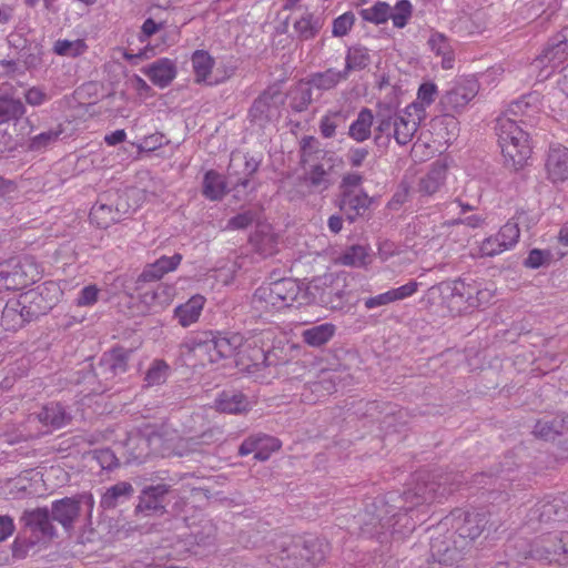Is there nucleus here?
<instances>
[{
  "instance_id": "obj_1",
  "label": "nucleus",
  "mask_w": 568,
  "mask_h": 568,
  "mask_svg": "<svg viewBox=\"0 0 568 568\" xmlns=\"http://www.w3.org/2000/svg\"><path fill=\"white\" fill-rule=\"evenodd\" d=\"M464 479L465 476L459 473H419L413 488L398 497L389 494L385 503L381 501L385 508L381 511L385 515L378 514L372 517L371 521L364 523L363 535L381 540L387 532L395 539L407 537L416 528V521L409 515L414 507L446 497L458 488Z\"/></svg>"
},
{
  "instance_id": "obj_2",
  "label": "nucleus",
  "mask_w": 568,
  "mask_h": 568,
  "mask_svg": "<svg viewBox=\"0 0 568 568\" xmlns=\"http://www.w3.org/2000/svg\"><path fill=\"white\" fill-rule=\"evenodd\" d=\"M62 290L54 282H47L39 292L30 291L17 298L9 300L1 308V325L16 331L40 314H45L59 301Z\"/></svg>"
},
{
  "instance_id": "obj_3",
  "label": "nucleus",
  "mask_w": 568,
  "mask_h": 568,
  "mask_svg": "<svg viewBox=\"0 0 568 568\" xmlns=\"http://www.w3.org/2000/svg\"><path fill=\"white\" fill-rule=\"evenodd\" d=\"M496 132L505 164L514 170L524 168L531 154L528 133L507 116L498 118Z\"/></svg>"
},
{
  "instance_id": "obj_4",
  "label": "nucleus",
  "mask_w": 568,
  "mask_h": 568,
  "mask_svg": "<svg viewBox=\"0 0 568 568\" xmlns=\"http://www.w3.org/2000/svg\"><path fill=\"white\" fill-rule=\"evenodd\" d=\"M327 549L328 545L320 538L295 537L281 545L278 559L285 568H316Z\"/></svg>"
},
{
  "instance_id": "obj_5",
  "label": "nucleus",
  "mask_w": 568,
  "mask_h": 568,
  "mask_svg": "<svg viewBox=\"0 0 568 568\" xmlns=\"http://www.w3.org/2000/svg\"><path fill=\"white\" fill-rule=\"evenodd\" d=\"M448 525L449 517H446L429 530V551L434 561L453 566L463 560L467 550V540L458 538L456 532L448 528Z\"/></svg>"
},
{
  "instance_id": "obj_6",
  "label": "nucleus",
  "mask_w": 568,
  "mask_h": 568,
  "mask_svg": "<svg viewBox=\"0 0 568 568\" xmlns=\"http://www.w3.org/2000/svg\"><path fill=\"white\" fill-rule=\"evenodd\" d=\"M42 277V270L32 256L12 257L0 263V291L22 290Z\"/></svg>"
},
{
  "instance_id": "obj_7",
  "label": "nucleus",
  "mask_w": 568,
  "mask_h": 568,
  "mask_svg": "<svg viewBox=\"0 0 568 568\" xmlns=\"http://www.w3.org/2000/svg\"><path fill=\"white\" fill-rule=\"evenodd\" d=\"M243 336L237 333L221 334L213 331H199L190 334L183 342L189 353L230 355L243 345Z\"/></svg>"
},
{
  "instance_id": "obj_8",
  "label": "nucleus",
  "mask_w": 568,
  "mask_h": 568,
  "mask_svg": "<svg viewBox=\"0 0 568 568\" xmlns=\"http://www.w3.org/2000/svg\"><path fill=\"white\" fill-rule=\"evenodd\" d=\"M478 88L476 80L470 78L460 79L442 98L440 103L447 114L438 119L436 123L444 125L447 130L450 129L447 133L448 136L446 138V141H449L450 138L455 135V131L457 129V121L450 114L460 113L477 95Z\"/></svg>"
},
{
  "instance_id": "obj_9",
  "label": "nucleus",
  "mask_w": 568,
  "mask_h": 568,
  "mask_svg": "<svg viewBox=\"0 0 568 568\" xmlns=\"http://www.w3.org/2000/svg\"><path fill=\"white\" fill-rule=\"evenodd\" d=\"M300 293V286L291 278L261 285L253 295V303L261 308L282 310L291 306Z\"/></svg>"
},
{
  "instance_id": "obj_10",
  "label": "nucleus",
  "mask_w": 568,
  "mask_h": 568,
  "mask_svg": "<svg viewBox=\"0 0 568 568\" xmlns=\"http://www.w3.org/2000/svg\"><path fill=\"white\" fill-rule=\"evenodd\" d=\"M422 120L413 111L408 112L406 106L400 112L381 118L376 130L382 135L394 138L397 144L406 145L412 141Z\"/></svg>"
},
{
  "instance_id": "obj_11",
  "label": "nucleus",
  "mask_w": 568,
  "mask_h": 568,
  "mask_svg": "<svg viewBox=\"0 0 568 568\" xmlns=\"http://www.w3.org/2000/svg\"><path fill=\"white\" fill-rule=\"evenodd\" d=\"M172 487L165 483L145 485L138 497L135 515L145 517L163 515L166 511Z\"/></svg>"
},
{
  "instance_id": "obj_12",
  "label": "nucleus",
  "mask_w": 568,
  "mask_h": 568,
  "mask_svg": "<svg viewBox=\"0 0 568 568\" xmlns=\"http://www.w3.org/2000/svg\"><path fill=\"white\" fill-rule=\"evenodd\" d=\"M519 236L520 230L518 224L513 221H508L496 234L484 239L478 244L477 255L479 257H493L499 255L505 251L511 250L517 244Z\"/></svg>"
},
{
  "instance_id": "obj_13",
  "label": "nucleus",
  "mask_w": 568,
  "mask_h": 568,
  "mask_svg": "<svg viewBox=\"0 0 568 568\" xmlns=\"http://www.w3.org/2000/svg\"><path fill=\"white\" fill-rule=\"evenodd\" d=\"M52 521L48 507L26 509L20 517L23 527L36 535L39 540H52L58 537V531Z\"/></svg>"
},
{
  "instance_id": "obj_14",
  "label": "nucleus",
  "mask_w": 568,
  "mask_h": 568,
  "mask_svg": "<svg viewBox=\"0 0 568 568\" xmlns=\"http://www.w3.org/2000/svg\"><path fill=\"white\" fill-rule=\"evenodd\" d=\"M453 514V518H449L452 524V530L456 532L458 538L467 540V548L470 542L480 536L487 520L485 515L479 513L457 511Z\"/></svg>"
},
{
  "instance_id": "obj_15",
  "label": "nucleus",
  "mask_w": 568,
  "mask_h": 568,
  "mask_svg": "<svg viewBox=\"0 0 568 568\" xmlns=\"http://www.w3.org/2000/svg\"><path fill=\"white\" fill-rule=\"evenodd\" d=\"M559 555H568V532L548 535L535 542L529 550L531 558L548 562L557 561Z\"/></svg>"
},
{
  "instance_id": "obj_16",
  "label": "nucleus",
  "mask_w": 568,
  "mask_h": 568,
  "mask_svg": "<svg viewBox=\"0 0 568 568\" xmlns=\"http://www.w3.org/2000/svg\"><path fill=\"white\" fill-rule=\"evenodd\" d=\"M83 496L64 497L52 501L50 515L52 520L59 523L67 532L73 530L81 513Z\"/></svg>"
},
{
  "instance_id": "obj_17",
  "label": "nucleus",
  "mask_w": 568,
  "mask_h": 568,
  "mask_svg": "<svg viewBox=\"0 0 568 568\" xmlns=\"http://www.w3.org/2000/svg\"><path fill=\"white\" fill-rule=\"evenodd\" d=\"M547 180L557 185L568 181V148L551 145L545 160Z\"/></svg>"
},
{
  "instance_id": "obj_18",
  "label": "nucleus",
  "mask_w": 568,
  "mask_h": 568,
  "mask_svg": "<svg viewBox=\"0 0 568 568\" xmlns=\"http://www.w3.org/2000/svg\"><path fill=\"white\" fill-rule=\"evenodd\" d=\"M440 290L452 311L460 313L471 310V283L454 280L442 283Z\"/></svg>"
},
{
  "instance_id": "obj_19",
  "label": "nucleus",
  "mask_w": 568,
  "mask_h": 568,
  "mask_svg": "<svg viewBox=\"0 0 568 568\" xmlns=\"http://www.w3.org/2000/svg\"><path fill=\"white\" fill-rule=\"evenodd\" d=\"M176 294L172 284L159 283L140 294V302L150 311L158 312L169 306Z\"/></svg>"
},
{
  "instance_id": "obj_20",
  "label": "nucleus",
  "mask_w": 568,
  "mask_h": 568,
  "mask_svg": "<svg viewBox=\"0 0 568 568\" xmlns=\"http://www.w3.org/2000/svg\"><path fill=\"white\" fill-rule=\"evenodd\" d=\"M568 55V43L559 41L551 48H548L544 53L532 62V68L540 69L538 77L547 79Z\"/></svg>"
},
{
  "instance_id": "obj_21",
  "label": "nucleus",
  "mask_w": 568,
  "mask_h": 568,
  "mask_svg": "<svg viewBox=\"0 0 568 568\" xmlns=\"http://www.w3.org/2000/svg\"><path fill=\"white\" fill-rule=\"evenodd\" d=\"M568 430V414L546 415L537 419L532 434L542 440H555Z\"/></svg>"
},
{
  "instance_id": "obj_22",
  "label": "nucleus",
  "mask_w": 568,
  "mask_h": 568,
  "mask_svg": "<svg viewBox=\"0 0 568 568\" xmlns=\"http://www.w3.org/2000/svg\"><path fill=\"white\" fill-rule=\"evenodd\" d=\"M460 224H464L470 229H478L485 224V219L481 215L474 214L466 216L464 219L447 220L445 222H442L439 225H433L430 227H427L426 223L420 220L418 233L424 239L434 241L435 239L444 235L446 230H448L449 227L458 226Z\"/></svg>"
},
{
  "instance_id": "obj_23",
  "label": "nucleus",
  "mask_w": 568,
  "mask_h": 568,
  "mask_svg": "<svg viewBox=\"0 0 568 568\" xmlns=\"http://www.w3.org/2000/svg\"><path fill=\"white\" fill-rule=\"evenodd\" d=\"M447 178V165L443 161L434 162L429 170L419 178L417 192L422 196H430L437 193L445 184Z\"/></svg>"
},
{
  "instance_id": "obj_24",
  "label": "nucleus",
  "mask_w": 568,
  "mask_h": 568,
  "mask_svg": "<svg viewBox=\"0 0 568 568\" xmlns=\"http://www.w3.org/2000/svg\"><path fill=\"white\" fill-rule=\"evenodd\" d=\"M427 45L433 54L440 58V65L450 70L455 64V49L452 41L444 34L433 31L427 40Z\"/></svg>"
},
{
  "instance_id": "obj_25",
  "label": "nucleus",
  "mask_w": 568,
  "mask_h": 568,
  "mask_svg": "<svg viewBox=\"0 0 568 568\" xmlns=\"http://www.w3.org/2000/svg\"><path fill=\"white\" fill-rule=\"evenodd\" d=\"M143 72L153 84L165 88L175 78L176 67L172 60L162 58L144 68Z\"/></svg>"
},
{
  "instance_id": "obj_26",
  "label": "nucleus",
  "mask_w": 568,
  "mask_h": 568,
  "mask_svg": "<svg viewBox=\"0 0 568 568\" xmlns=\"http://www.w3.org/2000/svg\"><path fill=\"white\" fill-rule=\"evenodd\" d=\"M214 408L220 413L241 414L248 410L250 402L241 392L223 390L215 398Z\"/></svg>"
},
{
  "instance_id": "obj_27",
  "label": "nucleus",
  "mask_w": 568,
  "mask_h": 568,
  "mask_svg": "<svg viewBox=\"0 0 568 568\" xmlns=\"http://www.w3.org/2000/svg\"><path fill=\"white\" fill-rule=\"evenodd\" d=\"M37 416L41 424L53 429H60L72 420L64 406L55 402L44 405Z\"/></svg>"
},
{
  "instance_id": "obj_28",
  "label": "nucleus",
  "mask_w": 568,
  "mask_h": 568,
  "mask_svg": "<svg viewBox=\"0 0 568 568\" xmlns=\"http://www.w3.org/2000/svg\"><path fill=\"white\" fill-rule=\"evenodd\" d=\"M293 31L297 39L310 40L316 37L322 28L320 18L310 11H303L300 14L292 16Z\"/></svg>"
},
{
  "instance_id": "obj_29",
  "label": "nucleus",
  "mask_w": 568,
  "mask_h": 568,
  "mask_svg": "<svg viewBox=\"0 0 568 568\" xmlns=\"http://www.w3.org/2000/svg\"><path fill=\"white\" fill-rule=\"evenodd\" d=\"M281 102L280 93L264 92L254 101L250 114L255 120H268L277 114Z\"/></svg>"
},
{
  "instance_id": "obj_30",
  "label": "nucleus",
  "mask_w": 568,
  "mask_h": 568,
  "mask_svg": "<svg viewBox=\"0 0 568 568\" xmlns=\"http://www.w3.org/2000/svg\"><path fill=\"white\" fill-rule=\"evenodd\" d=\"M206 298L201 294H195L187 302L175 307L174 316L183 327L196 323L201 316Z\"/></svg>"
},
{
  "instance_id": "obj_31",
  "label": "nucleus",
  "mask_w": 568,
  "mask_h": 568,
  "mask_svg": "<svg viewBox=\"0 0 568 568\" xmlns=\"http://www.w3.org/2000/svg\"><path fill=\"white\" fill-rule=\"evenodd\" d=\"M182 255L176 253L172 256H161L154 263L149 264L139 277V282H151L160 280L166 273L174 271L181 263Z\"/></svg>"
},
{
  "instance_id": "obj_32",
  "label": "nucleus",
  "mask_w": 568,
  "mask_h": 568,
  "mask_svg": "<svg viewBox=\"0 0 568 568\" xmlns=\"http://www.w3.org/2000/svg\"><path fill=\"white\" fill-rule=\"evenodd\" d=\"M134 494V488L129 481H119L102 494L100 499V507L104 510L114 509L119 505L131 499Z\"/></svg>"
},
{
  "instance_id": "obj_33",
  "label": "nucleus",
  "mask_w": 568,
  "mask_h": 568,
  "mask_svg": "<svg viewBox=\"0 0 568 568\" xmlns=\"http://www.w3.org/2000/svg\"><path fill=\"white\" fill-rule=\"evenodd\" d=\"M251 242L256 251L264 255L270 256L277 251V235L268 224H262L251 236Z\"/></svg>"
},
{
  "instance_id": "obj_34",
  "label": "nucleus",
  "mask_w": 568,
  "mask_h": 568,
  "mask_svg": "<svg viewBox=\"0 0 568 568\" xmlns=\"http://www.w3.org/2000/svg\"><path fill=\"white\" fill-rule=\"evenodd\" d=\"M372 262L371 248L365 245H352L343 251L336 263L349 267H366Z\"/></svg>"
},
{
  "instance_id": "obj_35",
  "label": "nucleus",
  "mask_w": 568,
  "mask_h": 568,
  "mask_svg": "<svg viewBox=\"0 0 568 568\" xmlns=\"http://www.w3.org/2000/svg\"><path fill=\"white\" fill-rule=\"evenodd\" d=\"M437 93V87L435 83H423L417 91L416 100L412 104L407 105L408 112L413 111L416 115L424 119L425 109L435 101Z\"/></svg>"
},
{
  "instance_id": "obj_36",
  "label": "nucleus",
  "mask_w": 568,
  "mask_h": 568,
  "mask_svg": "<svg viewBox=\"0 0 568 568\" xmlns=\"http://www.w3.org/2000/svg\"><path fill=\"white\" fill-rule=\"evenodd\" d=\"M26 113V106L20 99L10 94H0V124L18 121Z\"/></svg>"
},
{
  "instance_id": "obj_37",
  "label": "nucleus",
  "mask_w": 568,
  "mask_h": 568,
  "mask_svg": "<svg viewBox=\"0 0 568 568\" xmlns=\"http://www.w3.org/2000/svg\"><path fill=\"white\" fill-rule=\"evenodd\" d=\"M373 121V112L367 108L362 109L349 126V136L357 142L366 141L371 136Z\"/></svg>"
},
{
  "instance_id": "obj_38",
  "label": "nucleus",
  "mask_w": 568,
  "mask_h": 568,
  "mask_svg": "<svg viewBox=\"0 0 568 568\" xmlns=\"http://www.w3.org/2000/svg\"><path fill=\"white\" fill-rule=\"evenodd\" d=\"M336 327L331 323H324L305 329L302 334L303 341L314 347L326 344L335 334Z\"/></svg>"
},
{
  "instance_id": "obj_39",
  "label": "nucleus",
  "mask_w": 568,
  "mask_h": 568,
  "mask_svg": "<svg viewBox=\"0 0 568 568\" xmlns=\"http://www.w3.org/2000/svg\"><path fill=\"white\" fill-rule=\"evenodd\" d=\"M347 113L343 110H329L320 120V132L323 138L331 139L336 129L347 121Z\"/></svg>"
},
{
  "instance_id": "obj_40",
  "label": "nucleus",
  "mask_w": 568,
  "mask_h": 568,
  "mask_svg": "<svg viewBox=\"0 0 568 568\" xmlns=\"http://www.w3.org/2000/svg\"><path fill=\"white\" fill-rule=\"evenodd\" d=\"M371 199L364 193L346 192L342 201V209L348 214L349 220L361 215L369 206Z\"/></svg>"
},
{
  "instance_id": "obj_41",
  "label": "nucleus",
  "mask_w": 568,
  "mask_h": 568,
  "mask_svg": "<svg viewBox=\"0 0 568 568\" xmlns=\"http://www.w3.org/2000/svg\"><path fill=\"white\" fill-rule=\"evenodd\" d=\"M225 181L223 176L211 170L207 171L203 179V194L211 201H216L225 194Z\"/></svg>"
},
{
  "instance_id": "obj_42",
  "label": "nucleus",
  "mask_w": 568,
  "mask_h": 568,
  "mask_svg": "<svg viewBox=\"0 0 568 568\" xmlns=\"http://www.w3.org/2000/svg\"><path fill=\"white\" fill-rule=\"evenodd\" d=\"M119 217L118 210H113L112 206L102 203L93 205L90 212L91 222L101 229H108L116 222Z\"/></svg>"
},
{
  "instance_id": "obj_43",
  "label": "nucleus",
  "mask_w": 568,
  "mask_h": 568,
  "mask_svg": "<svg viewBox=\"0 0 568 568\" xmlns=\"http://www.w3.org/2000/svg\"><path fill=\"white\" fill-rule=\"evenodd\" d=\"M345 62L344 72H346V75L348 77L351 71H359L369 65L371 55L366 48L353 47L348 49Z\"/></svg>"
},
{
  "instance_id": "obj_44",
  "label": "nucleus",
  "mask_w": 568,
  "mask_h": 568,
  "mask_svg": "<svg viewBox=\"0 0 568 568\" xmlns=\"http://www.w3.org/2000/svg\"><path fill=\"white\" fill-rule=\"evenodd\" d=\"M347 79L346 72L327 69L324 72L316 73L311 79V84L318 90H331L339 82Z\"/></svg>"
},
{
  "instance_id": "obj_45",
  "label": "nucleus",
  "mask_w": 568,
  "mask_h": 568,
  "mask_svg": "<svg viewBox=\"0 0 568 568\" xmlns=\"http://www.w3.org/2000/svg\"><path fill=\"white\" fill-rule=\"evenodd\" d=\"M232 358L234 359L235 367H237L240 372L256 379L264 378L265 376L261 372L270 366L267 362L268 357H260L261 362L254 363H252L253 357L250 356L240 357L239 359H236V357Z\"/></svg>"
},
{
  "instance_id": "obj_46",
  "label": "nucleus",
  "mask_w": 568,
  "mask_h": 568,
  "mask_svg": "<svg viewBox=\"0 0 568 568\" xmlns=\"http://www.w3.org/2000/svg\"><path fill=\"white\" fill-rule=\"evenodd\" d=\"M471 310L489 305L495 297L496 290L493 284L471 282Z\"/></svg>"
},
{
  "instance_id": "obj_47",
  "label": "nucleus",
  "mask_w": 568,
  "mask_h": 568,
  "mask_svg": "<svg viewBox=\"0 0 568 568\" xmlns=\"http://www.w3.org/2000/svg\"><path fill=\"white\" fill-rule=\"evenodd\" d=\"M359 13L363 20L381 24L389 20V16H392V7L386 2H377L369 8L362 9Z\"/></svg>"
},
{
  "instance_id": "obj_48",
  "label": "nucleus",
  "mask_w": 568,
  "mask_h": 568,
  "mask_svg": "<svg viewBox=\"0 0 568 568\" xmlns=\"http://www.w3.org/2000/svg\"><path fill=\"white\" fill-rule=\"evenodd\" d=\"M88 49L87 43L82 39L75 40H58L53 45V51L58 55L75 58L83 54Z\"/></svg>"
},
{
  "instance_id": "obj_49",
  "label": "nucleus",
  "mask_w": 568,
  "mask_h": 568,
  "mask_svg": "<svg viewBox=\"0 0 568 568\" xmlns=\"http://www.w3.org/2000/svg\"><path fill=\"white\" fill-rule=\"evenodd\" d=\"M192 64L197 81H205L211 74L214 61L205 51H195L192 55Z\"/></svg>"
},
{
  "instance_id": "obj_50",
  "label": "nucleus",
  "mask_w": 568,
  "mask_h": 568,
  "mask_svg": "<svg viewBox=\"0 0 568 568\" xmlns=\"http://www.w3.org/2000/svg\"><path fill=\"white\" fill-rule=\"evenodd\" d=\"M171 368L163 359H154L145 374L146 386L163 384L170 375Z\"/></svg>"
},
{
  "instance_id": "obj_51",
  "label": "nucleus",
  "mask_w": 568,
  "mask_h": 568,
  "mask_svg": "<svg viewBox=\"0 0 568 568\" xmlns=\"http://www.w3.org/2000/svg\"><path fill=\"white\" fill-rule=\"evenodd\" d=\"M412 17V4L408 0H399L395 7L392 8V20L394 27L404 28Z\"/></svg>"
},
{
  "instance_id": "obj_52",
  "label": "nucleus",
  "mask_w": 568,
  "mask_h": 568,
  "mask_svg": "<svg viewBox=\"0 0 568 568\" xmlns=\"http://www.w3.org/2000/svg\"><path fill=\"white\" fill-rule=\"evenodd\" d=\"M100 292L95 284H89L79 292L74 304L78 307H91L99 301Z\"/></svg>"
},
{
  "instance_id": "obj_53",
  "label": "nucleus",
  "mask_w": 568,
  "mask_h": 568,
  "mask_svg": "<svg viewBox=\"0 0 568 568\" xmlns=\"http://www.w3.org/2000/svg\"><path fill=\"white\" fill-rule=\"evenodd\" d=\"M554 260V255L549 250L534 248L529 252L525 260V266L529 268H539L549 265Z\"/></svg>"
},
{
  "instance_id": "obj_54",
  "label": "nucleus",
  "mask_w": 568,
  "mask_h": 568,
  "mask_svg": "<svg viewBox=\"0 0 568 568\" xmlns=\"http://www.w3.org/2000/svg\"><path fill=\"white\" fill-rule=\"evenodd\" d=\"M62 133V129L49 130L42 132L30 140L29 149L32 151H39L54 143Z\"/></svg>"
},
{
  "instance_id": "obj_55",
  "label": "nucleus",
  "mask_w": 568,
  "mask_h": 568,
  "mask_svg": "<svg viewBox=\"0 0 568 568\" xmlns=\"http://www.w3.org/2000/svg\"><path fill=\"white\" fill-rule=\"evenodd\" d=\"M321 379L314 384L315 390H325L328 394H332L337 390L338 384L342 382L341 375L336 373H329L325 368L321 371Z\"/></svg>"
},
{
  "instance_id": "obj_56",
  "label": "nucleus",
  "mask_w": 568,
  "mask_h": 568,
  "mask_svg": "<svg viewBox=\"0 0 568 568\" xmlns=\"http://www.w3.org/2000/svg\"><path fill=\"white\" fill-rule=\"evenodd\" d=\"M260 440H268L271 444L276 446V443L271 438V436L265 434H257L248 436L246 439L243 440V443L239 447V455L246 456L251 453H254V455L258 450V443Z\"/></svg>"
},
{
  "instance_id": "obj_57",
  "label": "nucleus",
  "mask_w": 568,
  "mask_h": 568,
  "mask_svg": "<svg viewBox=\"0 0 568 568\" xmlns=\"http://www.w3.org/2000/svg\"><path fill=\"white\" fill-rule=\"evenodd\" d=\"M355 22L353 12H345L334 19L332 33L334 37H344L348 33Z\"/></svg>"
},
{
  "instance_id": "obj_58",
  "label": "nucleus",
  "mask_w": 568,
  "mask_h": 568,
  "mask_svg": "<svg viewBox=\"0 0 568 568\" xmlns=\"http://www.w3.org/2000/svg\"><path fill=\"white\" fill-rule=\"evenodd\" d=\"M26 102L31 106H40L49 101L50 97L41 87H31L24 92Z\"/></svg>"
},
{
  "instance_id": "obj_59",
  "label": "nucleus",
  "mask_w": 568,
  "mask_h": 568,
  "mask_svg": "<svg viewBox=\"0 0 568 568\" xmlns=\"http://www.w3.org/2000/svg\"><path fill=\"white\" fill-rule=\"evenodd\" d=\"M163 140L164 136L156 132L144 136L142 141L135 145L140 152H150L161 148L163 145Z\"/></svg>"
},
{
  "instance_id": "obj_60",
  "label": "nucleus",
  "mask_w": 568,
  "mask_h": 568,
  "mask_svg": "<svg viewBox=\"0 0 568 568\" xmlns=\"http://www.w3.org/2000/svg\"><path fill=\"white\" fill-rule=\"evenodd\" d=\"M418 287H419L418 282L409 281L408 283H406L397 288H392L390 293H392L394 302L403 301L407 297H410L418 291Z\"/></svg>"
},
{
  "instance_id": "obj_61",
  "label": "nucleus",
  "mask_w": 568,
  "mask_h": 568,
  "mask_svg": "<svg viewBox=\"0 0 568 568\" xmlns=\"http://www.w3.org/2000/svg\"><path fill=\"white\" fill-rule=\"evenodd\" d=\"M271 438L276 443V446L271 444V442H268V440H260V443H258V450L254 455V458L256 460L264 462V460L268 459V457H270L272 452H275V450L280 449L281 442L277 438L273 437V436H271Z\"/></svg>"
},
{
  "instance_id": "obj_62",
  "label": "nucleus",
  "mask_w": 568,
  "mask_h": 568,
  "mask_svg": "<svg viewBox=\"0 0 568 568\" xmlns=\"http://www.w3.org/2000/svg\"><path fill=\"white\" fill-rule=\"evenodd\" d=\"M327 172L322 165H315L311 169L307 180L314 186H327Z\"/></svg>"
},
{
  "instance_id": "obj_63",
  "label": "nucleus",
  "mask_w": 568,
  "mask_h": 568,
  "mask_svg": "<svg viewBox=\"0 0 568 568\" xmlns=\"http://www.w3.org/2000/svg\"><path fill=\"white\" fill-rule=\"evenodd\" d=\"M390 303H394V300H393V296H392V293L389 290L385 293L366 298L364 304L367 310H373L375 307H379V306L387 305Z\"/></svg>"
},
{
  "instance_id": "obj_64",
  "label": "nucleus",
  "mask_w": 568,
  "mask_h": 568,
  "mask_svg": "<svg viewBox=\"0 0 568 568\" xmlns=\"http://www.w3.org/2000/svg\"><path fill=\"white\" fill-rule=\"evenodd\" d=\"M14 529L13 519L9 515H0V542L7 540Z\"/></svg>"
}]
</instances>
